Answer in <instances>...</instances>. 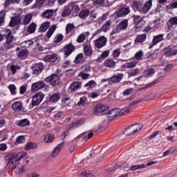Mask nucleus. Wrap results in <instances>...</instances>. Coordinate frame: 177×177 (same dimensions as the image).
<instances>
[{
    "label": "nucleus",
    "instance_id": "obj_7",
    "mask_svg": "<svg viewBox=\"0 0 177 177\" xmlns=\"http://www.w3.org/2000/svg\"><path fill=\"white\" fill-rule=\"evenodd\" d=\"M45 97V94L41 92L37 93L32 97V106H39L44 98Z\"/></svg>",
    "mask_w": 177,
    "mask_h": 177
},
{
    "label": "nucleus",
    "instance_id": "obj_32",
    "mask_svg": "<svg viewBox=\"0 0 177 177\" xmlns=\"http://www.w3.org/2000/svg\"><path fill=\"white\" fill-rule=\"evenodd\" d=\"M61 95L59 93H55L52 96L50 97V102L51 103H56L60 99Z\"/></svg>",
    "mask_w": 177,
    "mask_h": 177
},
{
    "label": "nucleus",
    "instance_id": "obj_56",
    "mask_svg": "<svg viewBox=\"0 0 177 177\" xmlns=\"http://www.w3.org/2000/svg\"><path fill=\"white\" fill-rule=\"evenodd\" d=\"M10 70L12 71V74L15 75L16 74V70H20V66H16V65H12L10 66Z\"/></svg>",
    "mask_w": 177,
    "mask_h": 177
},
{
    "label": "nucleus",
    "instance_id": "obj_1",
    "mask_svg": "<svg viewBox=\"0 0 177 177\" xmlns=\"http://www.w3.org/2000/svg\"><path fill=\"white\" fill-rule=\"evenodd\" d=\"M5 158L7 162L6 168H7V169H15L17 168L19 161L23 158V153L19 152L18 153H9L6 156Z\"/></svg>",
    "mask_w": 177,
    "mask_h": 177
},
{
    "label": "nucleus",
    "instance_id": "obj_35",
    "mask_svg": "<svg viewBox=\"0 0 177 177\" xmlns=\"http://www.w3.org/2000/svg\"><path fill=\"white\" fill-rule=\"evenodd\" d=\"M53 16V10H46L42 13V17L50 19Z\"/></svg>",
    "mask_w": 177,
    "mask_h": 177
},
{
    "label": "nucleus",
    "instance_id": "obj_25",
    "mask_svg": "<svg viewBox=\"0 0 177 177\" xmlns=\"http://www.w3.org/2000/svg\"><path fill=\"white\" fill-rule=\"evenodd\" d=\"M68 8L71 12H73V13H77V12H80V6H77L75 3H70L68 5Z\"/></svg>",
    "mask_w": 177,
    "mask_h": 177
},
{
    "label": "nucleus",
    "instance_id": "obj_14",
    "mask_svg": "<svg viewBox=\"0 0 177 177\" xmlns=\"http://www.w3.org/2000/svg\"><path fill=\"white\" fill-rule=\"evenodd\" d=\"M74 50H75V46L73 45L72 43H69L64 48V55L66 57L70 56Z\"/></svg>",
    "mask_w": 177,
    "mask_h": 177
},
{
    "label": "nucleus",
    "instance_id": "obj_4",
    "mask_svg": "<svg viewBox=\"0 0 177 177\" xmlns=\"http://www.w3.org/2000/svg\"><path fill=\"white\" fill-rule=\"evenodd\" d=\"M93 111L95 115H106L109 113V108L104 104H99L94 106Z\"/></svg>",
    "mask_w": 177,
    "mask_h": 177
},
{
    "label": "nucleus",
    "instance_id": "obj_37",
    "mask_svg": "<svg viewBox=\"0 0 177 177\" xmlns=\"http://www.w3.org/2000/svg\"><path fill=\"white\" fill-rule=\"evenodd\" d=\"M104 64L105 67H109V68H110L114 67V66H115V62L113 59H108L104 61Z\"/></svg>",
    "mask_w": 177,
    "mask_h": 177
},
{
    "label": "nucleus",
    "instance_id": "obj_26",
    "mask_svg": "<svg viewBox=\"0 0 177 177\" xmlns=\"http://www.w3.org/2000/svg\"><path fill=\"white\" fill-rule=\"evenodd\" d=\"M57 59H59V56L55 53L52 55H46L44 57L45 62H51L52 63H55V62H56Z\"/></svg>",
    "mask_w": 177,
    "mask_h": 177
},
{
    "label": "nucleus",
    "instance_id": "obj_10",
    "mask_svg": "<svg viewBox=\"0 0 177 177\" xmlns=\"http://www.w3.org/2000/svg\"><path fill=\"white\" fill-rule=\"evenodd\" d=\"M95 46L97 48V49H100V48H103L107 44V38L104 36H101L97 38L95 41Z\"/></svg>",
    "mask_w": 177,
    "mask_h": 177
},
{
    "label": "nucleus",
    "instance_id": "obj_29",
    "mask_svg": "<svg viewBox=\"0 0 177 177\" xmlns=\"http://www.w3.org/2000/svg\"><path fill=\"white\" fill-rule=\"evenodd\" d=\"M147 38V36L146 35V34L138 35L135 39V43H134L135 45H136V44H142L145 42Z\"/></svg>",
    "mask_w": 177,
    "mask_h": 177
},
{
    "label": "nucleus",
    "instance_id": "obj_51",
    "mask_svg": "<svg viewBox=\"0 0 177 177\" xmlns=\"http://www.w3.org/2000/svg\"><path fill=\"white\" fill-rule=\"evenodd\" d=\"M64 38V36L62 34H58L54 39V42L56 44H59V42H62L63 41V39Z\"/></svg>",
    "mask_w": 177,
    "mask_h": 177
},
{
    "label": "nucleus",
    "instance_id": "obj_18",
    "mask_svg": "<svg viewBox=\"0 0 177 177\" xmlns=\"http://www.w3.org/2000/svg\"><path fill=\"white\" fill-rule=\"evenodd\" d=\"M83 46V50L85 56H92L93 51L92 50V46H91V43L84 44Z\"/></svg>",
    "mask_w": 177,
    "mask_h": 177
},
{
    "label": "nucleus",
    "instance_id": "obj_34",
    "mask_svg": "<svg viewBox=\"0 0 177 177\" xmlns=\"http://www.w3.org/2000/svg\"><path fill=\"white\" fill-rule=\"evenodd\" d=\"M82 86V84L81 82H74L69 86V89H81Z\"/></svg>",
    "mask_w": 177,
    "mask_h": 177
},
{
    "label": "nucleus",
    "instance_id": "obj_13",
    "mask_svg": "<svg viewBox=\"0 0 177 177\" xmlns=\"http://www.w3.org/2000/svg\"><path fill=\"white\" fill-rule=\"evenodd\" d=\"M111 26V20L107 21L100 29L95 31V35H97L98 34H100L102 31H103V32H107V31H109Z\"/></svg>",
    "mask_w": 177,
    "mask_h": 177
},
{
    "label": "nucleus",
    "instance_id": "obj_31",
    "mask_svg": "<svg viewBox=\"0 0 177 177\" xmlns=\"http://www.w3.org/2000/svg\"><path fill=\"white\" fill-rule=\"evenodd\" d=\"M138 63H139V62L138 60L133 59V61H131L130 62H127L124 64V66L127 68H133L136 67V65L138 64Z\"/></svg>",
    "mask_w": 177,
    "mask_h": 177
},
{
    "label": "nucleus",
    "instance_id": "obj_48",
    "mask_svg": "<svg viewBox=\"0 0 177 177\" xmlns=\"http://www.w3.org/2000/svg\"><path fill=\"white\" fill-rule=\"evenodd\" d=\"M46 0H36L35 3L32 6V8H41Z\"/></svg>",
    "mask_w": 177,
    "mask_h": 177
},
{
    "label": "nucleus",
    "instance_id": "obj_8",
    "mask_svg": "<svg viewBox=\"0 0 177 177\" xmlns=\"http://www.w3.org/2000/svg\"><path fill=\"white\" fill-rule=\"evenodd\" d=\"M46 82H49L53 86H57L60 84V77L57 75H52L49 77L46 78Z\"/></svg>",
    "mask_w": 177,
    "mask_h": 177
},
{
    "label": "nucleus",
    "instance_id": "obj_41",
    "mask_svg": "<svg viewBox=\"0 0 177 177\" xmlns=\"http://www.w3.org/2000/svg\"><path fill=\"white\" fill-rule=\"evenodd\" d=\"M5 16H6V12L2 10L0 12V27L5 24Z\"/></svg>",
    "mask_w": 177,
    "mask_h": 177
},
{
    "label": "nucleus",
    "instance_id": "obj_30",
    "mask_svg": "<svg viewBox=\"0 0 177 177\" xmlns=\"http://www.w3.org/2000/svg\"><path fill=\"white\" fill-rule=\"evenodd\" d=\"M56 28H57V27L56 26V25H53L47 31V32L46 33V36L48 38V39H49V38H50V37H52V35H53V34L55 33V32L56 31Z\"/></svg>",
    "mask_w": 177,
    "mask_h": 177
},
{
    "label": "nucleus",
    "instance_id": "obj_45",
    "mask_svg": "<svg viewBox=\"0 0 177 177\" xmlns=\"http://www.w3.org/2000/svg\"><path fill=\"white\" fill-rule=\"evenodd\" d=\"M71 15V11L68 8V6L62 12V17H67Z\"/></svg>",
    "mask_w": 177,
    "mask_h": 177
},
{
    "label": "nucleus",
    "instance_id": "obj_9",
    "mask_svg": "<svg viewBox=\"0 0 177 177\" xmlns=\"http://www.w3.org/2000/svg\"><path fill=\"white\" fill-rule=\"evenodd\" d=\"M133 21L136 24V28H142L145 26V21H143V17L140 15L133 16Z\"/></svg>",
    "mask_w": 177,
    "mask_h": 177
},
{
    "label": "nucleus",
    "instance_id": "obj_61",
    "mask_svg": "<svg viewBox=\"0 0 177 177\" xmlns=\"http://www.w3.org/2000/svg\"><path fill=\"white\" fill-rule=\"evenodd\" d=\"M173 68H174V64H169L165 67L164 71H171V70H172Z\"/></svg>",
    "mask_w": 177,
    "mask_h": 177
},
{
    "label": "nucleus",
    "instance_id": "obj_39",
    "mask_svg": "<svg viewBox=\"0 0 177 177\" xmlns=\"http://www.w3.org/2000/svg\"><path fill=\"white\" fill-rule=\"evenodd\" d=\"M35 30H37V25L34 23L30 24L27 28V31L29 32V34L35 32Z\"/></svg>",
    "mask_w": 177,
    "mask_h": 177
},
{
    "label": "nucleus",
    "instance_id": "obj_49",
    "mask_svg": "<svg viewBox=\"0 0 177 177\" xmlns=\"http://www.w3.org/2000/svg\"><path fill=\"white\" fill-rule=\"evenodd\" d=\"M143 168H146V165H136L134 166H132L130 168V171H136V169H142Z\"/></svg>",
    "mask_w": 177,
    "mask_h": 177
},
{
    "label": "nucleus",
    "instance_id": "obj_62",
    "mask_svg": "<svg viewBox=\"0 0 177 177\" xmlns=\"http://www.w3.org/2000/svg\"><path fill=\"white\" fill-rule=\"evenodd\" d=\"M121 55V50L120 49H116L113 51V57H118Z\"/></svg>",
    "mask_w": 177,
    "mask_h": 177
},
{
    "label": "nucleus",
    "instance_id": "obj_58",
    "mask_svg": "<svg viewBox=\"0 0 177 177\" xmlns=\"http://www.w3.org/2000/svg\"><path fill=\"white\" fill-rule=\"evenodd\" d=\"M82 57H84V55L82 53L78 54L77 57H75V63H80L81 60H82Z\"/></svg>",
    "mask_w": 177,
    "mask_h": 177
},
{
    "label": "nucleus",
    "instance_id": "obj_6",
    "mask_svg": "<svg viewBox=\"0 0 177 177\" xmlns=\"http://www.w3.org/2000/svg\"><path fill=\"white\" fill-rule=\"evenodd\" d=\"M128 27V20L125 19L121 21L118 25L116 26L115 29H114L111 35H114V34H118V32H121L122 30H126Z\"/></svg>",
    "mask_w": 177,
    "mask_h": 177
},
{
    "label": "nucleus",
    "instance_id": "obj_55",
    "mask_svg": "<svg viewBox=\"0 0 177 177\" xmlns=\"http://www.w3.org/2000/svg\"><path fill=\"white\" fill-rule=\"evenodd\" d=\"M81 70H82L83 73H88L91 71V66L89 65H84L81 67Z\"/></svg>",
    "mask_w": 177,
    "mask_h": 177
},
{
    "label": "nucleus",
    "instance_id": "obj_63",
    "mask_svg": "<svg viewBox=\"0 0 177 177\" xmlns=\"http://www.w3.org/2000/svg\"><path fill=\"white\" fill-rule=\"evenodd\" d=\"M8 149L6 144H1L0 145V151H5Z\"/></svg>",
    "mask_w": 177,
    "mask_h": 177
},
{
    "label": "nucleus",
    "instance_id": "obj_52",
    "mask_svg": "<svg viewBox=\"0 0 177 177\" xmlns=\"http://www.w3.org/2000/svg\"><path fill=\"white\" fill-rule=\"evenodd\" d=\"M93 4L95 6H103L104 5V0H93Z\"/></svg>",
    "mask_w": 177,
    "mask_h": 177
},
{
    "label": "nucleus",
    "instance_id": "obj_54",
    "mask_svg": "<svg viewBox=\"0 0 177 177\" xmlns=\"http://www.w3.org/2000/svg\"><path fill=\"white\" fill-rule=\"evenodd\" d=\"M137 74H139V68L132 70L129 73V77H135Z\"/></svg>",
    "mask_w": 177,
    "mask_h": 177
},
{
    "label": "nucleus",
    "instance_id": "obj_43",
    "mask_svg": "<svg viewBox=\"0 0 177 177\" xmlns=\"http://www.w3.org/2000/svg\"><path fill=\"white\" fill-rule=\"evenodd\" d=\"M154 73H156V71H154V69H153V68H150L147 70H146L144 72L145 75H146V77H153V75H154Z\"/></svg>",
    "mask_w": 177,
    "mask_h": 177
},
{
    "label": "nucleus",
    "instance_id": "obj_2",
    "mask_svg": "<svg viewBox=\"0 0 177 177\" xmlns=\"http://www.w3.org/2000/svg\"><path fill=\"white\" fill-rule=\"evenodd\" d=\"M129 111H131L130 108L113 109L108 113V120L109 121H112V120H114L115 117H122V115H127Z\"/></svg>",
    "mask_w": 177,
    "mask_h": 177
},
{
    "label": "nucleus",
    "instance_id": "obj_5",
    "mask_svg": "<svg viewBox=\"0 0 177 177\" xmlns=\"http://www.w3.org/2000/svg\"><path fill=\"white\" fill-rule=\"evenodd\" d=\"M142 126L141 124H134L130 127L126 129L123 133L126 136H129V135H132V133H136L142 130Z\"/></svg>",
    "mask_w": 177,
    "mask_h": 177
},
{
    "label": "nucleus",
    "instance_id": "obj_36",
    "mask_svg": "<svg viewBox=\"0 0 177 177\" xmlns=\"http://www.w3.org/2000/svg\"><path fill=\"white\" fill-rule=\"evenodd\" d=\"M55 140V136L53 134H47L44 136L45 143H52Z\"/></svg>",
    "mask_w": 177,
    "mask_h": 177
},
{
    "label": "nucleus",
    "instance_id": "obj_33",
    "mask_svg": "<svg viewBox=\"0 0 177 177\" xmlns=\"http://www.w3.org/2000/svg\"><path fill=\"white\" fill-rule=\"evenodd\" d=\"M49 27H50V22L46 21L40 26L39 31H41V32H45V31H46Z\"/></svg>",
    "mask_w": 177,
    "mask_h": 177
},
{
    "label": "nucleus",
    "instance_id": "obj_23",
    "mask_svg": "<svg viewBox=\"0 0 177 177\" xmlns=\"http://www.w3.org/2000/svg\"><path fill=\"white\" fill-rule=\"evenodd\" d=\"M64 147V142L59 144L53 151L52 157H57V156L60 153L62 149Z\"/></svg>",
    "mask_w": 177,
    "mask_h": 177
},
{
    "label": "nucleus",
    "instance_id": "obj_24",
    "mask_svg": "<svg viewBox=\"0 0 177 177\" xmlns=\"http://www.w3.org/2000/svg\"><path fill=\"white\" fill-rule=\"evenodd\" d=\"M164 55L168 57L175 56V55H177V50L174 48H166L164 51Z\"/></svg>",
    "mask_w": 177,
    "mask_h": 177
},
{
    "label": "nucleus",
    "instance_id": "obj_28",
    "mask_svg": "<svg viewBox=\"0 0 177 177\" xmlns=\"http://www.w3.org/2000/svg\"><path fill=\"white\" fill-rule=\"evenodd\" d=\"M88 35H89L88 32L80 34L77 38V42L78 44H82V42L85 41V39H86V37H88Z\"/></svg>",
    "mask_w": 177,
    "mask_h": 177
},
{
    "label": "nucleus",
    "instance_id": "obj_19",
    "mask_svg": "<svg viewBox=\"0 0 177 177\" xmlns=\"http://www.w3.org/2000/svg\"><path fill=\"white\" fill-rule=\"evenodd\" d=\"M32 68L33 74L38 75L42 73V70H44V64H42V63L35 64L33 65Z\"/></svg>",
    "mask_w": 177,
    "mask_h": 177
},
{
    "label": "nucleus",
    "instance_id": "obj_38",
    "mask_svg": "<svg viewBox=\"0 0 177 177\" xmlns=\"http://www.w3.org/2000/svg\"><path fill=\"white\" fill-rule=\"evenodd\" d=\"M32 19V15L27 14L24 17V24L27 26V24H30L31 23V20Z\"/></svg>",
    "mask_w": 177,
    "mask_h": 177
},
{
    "label": "nucleus",
    "instance_id": "obj_11",
    "mask_svg": "<svg viewBox=\"0 0 177 177\" xmlns=\"http://www.w3.org/2000/svg\"><path fill=\"white\" fill-rule=\"evenodd\" d=\"M174 26H177V17H171L167 23V32L174 30Z\"/></svg>",
    "mask_w": 177,
    "mask_h": 177
},
{
    "label": "nucleus",
    "instance_id": "obj_27",
    "mask_svg": "<svg viewBox=\"0 0 177 177\" xmlns=\"http://www.w3.org/2000/svg\"><path fill=\"white\" fill-rule=\"evenodd\" d=\"M123 77H124V75L119 73V74L115 75L112 77H111L110 81H111V82L115 84L117 82H120V81H121L122 80Z\"/></svg>",
    "mask_w": 177,
    "mask_h": 177
},
{
    "label": "nucleus",
    "instance_id": "obj_50",
    "mask_svg": "<svg viewBox=\"0 0 177 177\" xmlns=\"http://www.w3.org/2000/svg\"><path fill=\"white\" fill-rule=\"evenodd\" d=\"M89 73H85V72H80L78 77L82 78V80H88L89 78Z\"/></svg>",
    "mask_w": 177,
    "mask_h": 177
},
{
    "label": "nucleus",
    "instance_id": "obj_44",
    "mask_svg": "<svg viewBox=\"0 0 177 177\" xmlns=\"http://www.w3.org/2000/svg\"><path fill=\"white\" fill-rule=\"evenodd\" d=\"M79 16L81 17V19H85V17H88L89 16L88 10H82L80 11Z\"/></svg>",
    "mask_w": 177,
    "mask_h": 177
},
{
    "label": "nucleus",
    "instance_id": "obj_53",
    "mask_svg": "<svg viewBox=\"0 0 177 177\" xmlns=\"http://www.w3.org/2000/svg\"><path fill=\"white\" fill-rule=\"evenodd\" d=\"M85 86L88 87L90 89H92L95 88V86H96V82H95L94 80H91L88 84H86Z\"/></svg>",
    "mask_w": 177,
    "mask_h": 177
},
{
    "label": "nucleus",
    "instance_id": "obj_16",
    "mask_svg": "<svg viewBox=\"0 0 177 177\" xmlns=\"http://www.w3.org/2000/svg\"><path fill=\"white\" fill-rule=\"evenodd\" d=\"M161 41H164V34L158 35L153 37L152 43L149 46V49H151L155 45H157Z\"/></svg>",
    "mask_w": 177,
    "mask_h": 177
},
{
    "label": "nucleus",
    "instance_id": "obj_46",
    "mask_svg": "<svg viewBox=\"0 0 177 177\" xmlns=\"http://www.w3.org/2000/svg\"><path fill=\"white\" fill-rule=\"evenodd\" d=\"M74 28H75V26L73 25V24H68L66 27V34H70V32H71Z\"/></svg>",
    "mask_w": 177,
    "mask_h": 177
},
{
    "label": "nucleus",
    "instance_id": "obj_59",
    "mask_svg": "<svg viewBox=\"0 0 177 177\" xmlns=\"http://www.w3.org/2000/svg\"><path fill=\"white\" fill-rule=\"evenodd\" d=\"M109 55H110V50H105L101 54V57L102 59H106V57H109Z\"/></svg>",
    "mask_w": 177,
    "mask_h": 177
},
{
    "label": "nucleus",
    "instance_id": "obj_40",
    "mask_svg": "<svg viewBox=\"0 0 177 177\" xmlns=\"http://www.w3.org/2000/svg\"><path fill=\"white\" fill-rule=\"evenodd\" d=\"M38 145L34 142H29L25 146V150H31L32 149H37Z\"/></svg>",
    "mask_w": 177,
    "mask_h": 177
},
{
    "label": "nucleus",
    "instance_id": "obj_64",
    "mask_svg": "<svg viewBox=\"0 0 177 177\" xmlns=\"http://www.w3.org/2000/svg\"><path fill=\"white\" fill-rule=\"evenodd\" d=\"M171 9H176L177 8V1H174V3H170Z\"/></svg>",
    "mask_w": 177,
    "mask_h": 177
},
{
    "label": "nucleus",
    "instance_id": "obj_17",
    "mask_svg": "<svg viewBox=\"0 0 177 177\" xmlns=\"http://www.w3.org/2000/svg\"><path fill=\"white\" fill-rule=\"evenodd\" d=\"M153 98H154V95H147L143 99L131 102L129 104V106L126 107V109H131V110H132V108L131 107V106H135V104H138V103H142V102H143V100L144 101L151 100V99H153Z\"/></svg>",
    "mask_w": 177,
    "mask_h": 177
},
{
    "label": "nucleus",
    "instance_id": "obj_3",
    "mask_svg": "<svg viewBox=\"0 0 177 177\" xmlns=\"http://www.w3.org/2000/svg\"><path fill=\"white\" fill-rule=\"evenodd\" d=\"M3 36L6 38V41L4 45L6 49H10L13 48V39L14 37L12 32L9 29H6L4 30Z\"/></svg>",
    "mask_w": 177,
    "mask_h": 177
},
{
    "label": "nucleus",
    "instance_id": "obj_21",
    "mask_svg": "<svg viewBox=\"0 0 177 177\" xmlns=\"http://www.w3.org/2000/svg\"><path fill=\"white\" fill-rule=\"evenodd\" d=\"M131 12V10H129V8L124 7L119 10L116 15L118 17H124V16H127V15H129V13Z\"/></svg>",
    "mask_w": 177,
    "mask_h": 177
},
{
    "label": "nucleus",
    "instance_id": "obj_47",
    "mask_svg": "<svg viewBox=\"0 0 177 177\" xmlns=\"http://www.w3.org/2000/svg\"><path fill=\"white\" fill-rule=\"evenodd\" d=\"M134 57H135L136 60H137V62H139V60H142V57H143V51L140 50V51L137 52L135 54Z\"/></svg>",
    "mask_w": 177,
    "mask_h": 177
},
{
    "label": "nucleus",
    "instance_id": "obj_20",
    "mask_svg": "<svg viewBox=\"0 0 177 177\" xmlns=\"http://www.w3.org/2000/svg\"><path fill=\"white\" fill-rule=\"evenodd\" d=\"M48 89V86L42 81H39L32 84V89Z\"/></svg>",
    "mask_w": 177,
    "mask_h": 177
},
{
    "label": "nucleus",
    "instance_id": "obj_15",
    "mask_svg": "<svg viewBox=\"0 0 177 177\" xmlns=\"http://www.w3.org/2000/svg\"><path fill=\"white\" fill-rule=\"evenodd\" d=\"M152 6H153V1L152 0L148 1L145 3L144 6L141 8V10H140V13L146 15V13H147V12H149L150 9H151Z\"/></svg>",
    "mask_w": 177,
    "mask_h": 177
},
{
    "label": "nucleus",
    "instance_id": "obj_22",
    "mask_svg": "<svg viewBox=\"0 0 177 177\" xmlns=\"http://www.w3.org/2000/svg\"><path fill=\"white\" fill-rule=\"evenodd\" d=\"M143 7V3L140 1H133L131 3V8L133 10H138L140 13V10H142V8Z\"/></svg>",
    "mask_w": 177,
    "mask_h": 177
},
{
    "label": "nucleus",
    "instance_id": "obj_60",
    "mask_svg": "<svg viewBox=\"0 0 177 177\" xmlns=\"http://www.w3.org/2000/svg\"><path fill=\"white\" fill-rule=\"evenodd\" d=\"M23 143V136H19L15 142V145H20Z\"/></svg>",
    "mask_w": 177,
    "mask_h": 177
},
{
    "label": "nucleus",
    "instance_id": "obj_12",
    "mask_svg": "<svg viewBox=\"0 0 177 177\" xmlns=\"http://www.w3.org/2000/svg\"><path fill=\"white\" fill-rule=\"evenodd\" d=\"M21 23V17H20V15H18L17 17L11 18V20L10 21V27H17V28H19Z\"/></svg>",
    "mask_w": 177,
    "mask_h": 177
},
{
    "label": "nucleus",
    "instance_id": "obj_57",
    "mask_svg": "<svg viewBox=\"0 0 177 177\" xmlns=\"http://www.w3.org/2000/svg\"><path fill=\"white\" fill-rule=\"evenodd\" d=\"M86 97H83L80 98V101L77 103V106H84L86 103Z\"/></svg>",
    "mask_w": 177,
    "mask_h": 177
},
{
    "label": "nucleus",
    "instance_id": "obj_42",
    "mask_svg": "<svg viewBox=\"0 0 177 177\" xmlns=\"http://www.w3.org/2000/svg\"><path fill=\"white\" fill-rule=\"evenodd\" d=\"M12 109L15 111H20L21 110V103L19 102H15L12 104Z\"/></svg>",
    "mask_w": 177,
    "mask_h": 177
}]
</instances>
